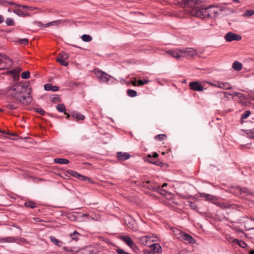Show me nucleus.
I'll list each match as a JSON object with an SVG mask.
<instances>
[{
    "label": "nucleus",
    "instance_id": "nucleus-11",
    "mask_svg": "<svg viewBox=\"0 0 254 254\" xmlns=\"http://www.w3.org/2000/svg\"><path fill=\"white\" fill-rule=\"evenodd\" d=\"M121 239L131 249H134L136 247L137 248L135 244L130 237L127 236H121Z\"/></svg>",
    "mask_w": 254,
    "mask_h": 254
},
{
    "label": "nucleus",
    "instance_id": "nucleus-13",
    "mask_svg": "<svg viewBox=\"0 0 254 254\" xmlns=\"http://www.w3.org/2000/svg\"><path fill=\"white\" fill-rule=\"evenodd\" d=\"M214 204L218 207H220L222 209H227L231 208L232 206V204H230L229 202L227 201L222 202V201H215V203Z\"/></svg>",
    "mask_w": 254,
    "mask_h": 254
},
{
    "label": "nucleus",
    "instance_id": "nucleus-55",
    "mask_svg": "<svg viewBox=\"0 0 254 254\" xmlns=\"http://www.w3.org/2000/svg\"><path fill=\"white\" fill-rule=\"evenodd\" d=\"M33 219L35 222H41L43 221V220H42L41 219H40L39 217H34V218H33Z\"/></svg>",
    "mask_w": 254,
    "mask_h": 254
},
{
    "label": "nucleus",
    "instance_id": "nucleus-34",
    "mask_svg": "<svg viewBox=\"0 0 254 254\" xmlns=\"http://www.w3.org/2000/svg\"><path fill=\"white\" fill-rule=\"evenodd\" d=\"M6 107L7 109H8L9 110H15L17 108V105L15 104H13V103L7 104L6 105Z\"/></svg>",
    "mask_w": 254,
    "mask_h": 254
},
{
    "label": "nucleus",
    "instance_id": "nucleus-9",
    "mask_svg": "<svg viewBox=\"0 0 254 254\" xmlns=\"http://www.w3.org/2000/svg\"><path fill=\"white\" fill-rule=\"evenodd\" d=\"M225 38L227 41L231 42L234 40L240 41L242 39V37L238 34L232 32H229L225 36Z\"/></svg>",
    "mask_w": 254,
    "mask_h": 254
},
{
    "label": "nucleus",
    "instance_id": "nucleus-45",
    "mask_svg": "<svg viewBox=\"0 0 254 254\" xmlns=\"http://www.w3.org/2000/svg\"><path fill=\"white\" fill-rule=\"evenodd\" d=\"M234 96H236V97H238L239 98H240V99H245V96L243 94L239 93V92L234 93Z\"/></svg>",
    "mask_w": 254,
    "mask_h": 254
},
{
    "label": "nucleus",
    "instance_id": "nucleus-16",
    "mask_svg": "<svg viewBox=\"0 0 254 254\" xmlns=\"http://www.w3.org/2000/svg\"><path fill=\"white\" fill-rule=\"evenodd\" d=\"M151 248L154 253H160L162 252V248L158 244L155 243L151 245Z\"/></svg>",
    "mask_w": 254,
    "mask_h": 254
},
{
    "label": "nucleus",
    "instance_id": "nucleus-21",
    "mask_svg": "<svg viewBox=\"0 0 254 254\" xmlns=\"http://www.w3.org/2000/svg\"><path fill=\"white\" fill-rule=\"evenodd\" d=\"M54 161L55 163L59 164H66L69 163V161L67 159L56 158L54 159Z\"/></svg>",
    "mask_w": 254,
    "mask_h": 254
},
{
    "label": "nucleus",
    "instance_id": "nucleus-23",
    "mask_svg": "<svg viewBox=\"0 0 254 254\" xmlns=\"http://www.w3.org/2000/svg\"><path fill=\"white\" fill-rule=\"evenodd\" d=\"M50 239L56 246L59 247H61L63 246V243L61 241L56 239L54 236H50Z\"/></svg>",
    "mask_w": 254,
    "mask_h": 254
},
{
    "label": "nucleus",
    "instance_id": "nucleus-24",
    "mask_svg": "<svg viewBox=\"0 0 254 254\" xmlns=\"http://www.w3.org/2000/svg\"><path fill=\"white\" fill-rule=\"evenodd\" d=\"M232 67L236 70L240 71L242 68V64L238 61H236L233 64Z\"/></svg>",
    "mask_w": 254,
    "mask_h": 254
},
{
    "label": "nucleus",
    "instance_id": "nucleus-56",
    "mask_svg": "<svg viewBox=\"0 0 254 254\" xmlns=\"http://www.w3.org/2000/svg\"><path fill=\"white\" fill-rule=\"evenodd\" d=\"M82 217H87L88 219L92 218V217L90 216L88 213L82 214Z\"/></svg>",
    "mask_w": 254,
    "mask_h": 254
},
{
    "label": "nucleus",
    "instance_id": "nucleus-54",
    "mask_svg": "<svg viewBox=\"0 0 254 254\" xmlns=\"http://www.w3.org/2000/svg\"><path fill=\"white\" fill-rule=\"evenodd\" d=\"M87 178H88L87 177H86V176L81 175V177H80L78 179L82 180V181H86L87 180Z\"/></svg>",
    "mask_w": 254,
    "mask_h": 254
},
{
    "label": "nucleus",
    "instance_id": "nucleus-57",
    "mask_svg": "<svg viewBox=\"0 0 254 254\" xmlns=\"http://www.w3.org/2000/svg\"><path fill=\"white\" fill-rule=\"evenodd\" d=\"M86 181L88 182V183L91 184L94 183V182L92 179H91L90 178H89L88 177L87 178V180Z\"/></svg>",
    "mask_w": 254,
    "mask_h": 254
},
{
    "label": "nucleus",
    "instance_id": "nucleus-59",
    "mask_svg": "<svg viewBox=\"0 0 254 254\" xmlns=\"http://www.w3.org/2000/svg\"><path fill=\"white\" fill-rule=\"evenodd\" d=\"M158 156V154L156 152H154L152 156L153 158H157Z\"/></svg>",
    "mask_w": 254,
    "mask_h": 254
},
{
    "label": "nucleus",
    "instance_id": "nucleus-31",
    "mask_svg": "<svg viewBox=\"0 0 254 254\" xmlns=\"http://www.w3.org/2000/svg\"><path fill=\"white\" fill-rule=\"evenodd\" d=\"M127 95L130 97H134L137 95V92L132 89H127Z\"/></svg>",
    "mask_w": 254,
    "mask_h": 254
},
{
    "label": "nucleus",
    "instance_id": "nucleus-6",
    "mask_svg": "<svg viewBox=\"0 0 254 254\" xmlns=\"http://www.w3.org/2000/svg\"><path fill=\"white\" fill-rule=\"evenodd\" d=\"M93 72L98 78L99 81L101 83L105 82L108 83L110 79L112 78L111 76L99 69H95Z\"/></svg>",
    "mask_w": 254,
    "mask_h": 254
},
{
    "label": "nucleus",
    "instance_id": "nucleus-10",
    "mask_svg": "<svg viewBox=\"0 0 254 254\" xmlns=\"http://www.w3.org/2000/svg\"><path fill=\"white\" fill-rule=\"evenodd\" d=\"M189 86L190 89L193 91H201L203 89V86L199 81L190 82L189 83Z\"/></svg>",
    "mask_w": 254,
    "mask_h": 254
},
{
    "label": "nucleus",
    "instance_id": "nucleus-60",
    "mask_svg": "<svg viewBox=\"0 0 254 254\" xmlns=\"http://www.w3.org/2000/svg\"><path fill=\"white\" fill-rule=\"evenodd\" d=\"M4 21L3 17L2 15H0V23H1Z\"/></svg>",
    "mask_w": 254,
    "mask_h": 254
},
{
    "label": "nucleus",
    "instance_id": "nucleus-38",
    "mask_svg": "<svg viewBox=\"0 0 254 254\" xmlns=\"http://www.w3.org/2000/svg\"><path fill=\"white\" fill-rule=\"evenodd\" d=\"M254 14V10L251 9L247 10L244 14V16L250 17Z\"/></svg>",
    "mask_w": 254,
    "mask_h": 254
},
{
    "label": "nucleus",
    "instance_id": "nucleus-52",
    "mask_svg": "<svg viewBox=\"0 0 254 254\" xmlns=\"http://www.w3.org/2000/svg\"><path fill=\"white\" fill-rule=\"evenodd\" d=\"M222 84V82H221V81H217L216 82V85H215V87H217L221 88V87H222V84Z\"/></svg>",
    "mask_w": 254,
    "mask_h": 254
},
{
    "label": "nucleus",
    "instance_id": "nucleus-49",
    "mask_svg": "<svg viewBox=\"0 0 254 254\" xmlns=\"http://www.w3.org/2000/svg\"><path fill=\"white\" fill-rule=\"evenodd\" d=\"M148 82V81H147V80L143 81L142 80H139L137 81V86H138V85H144L145 84H147Z\"/></svg>",
    "mask_w": 254,
    "mask_h": 254
},
{
    "label": "nucleus",
    "instance_id": "nucleus-41",
    "mask_svg": "<svg viewBox=\"0 0 254 254\" xmlns=\"http://www.w3.org/2000/svg\"><path fill=\"white\" fill-rule=\"evenodd\" d=\"M166 137V135L164 134H158L155 136V139H158L160 141H162Z\"/></svg>",
    "mask_w": 254,
    "mask_h": 254
},
{
    "label": "nucleus",
    "instance_id": "nucleus-46",
    "mask_svg": "<svg viewBox=\"0 0 254 254\" xmlns=\"http://www.w3.org/2000/svg\"><path fill=\"white\" fill-rule=\"evenodd\" d=\"M19 43L21 44L26 45L28 43V40L27 39H21L19 40Z\"/></svg>",
    "mask_w": 254,
    "mask_h": 254
},
{
    "label": "nucleus",
    "instance_id": "nucleus-15",
    "mask_svg": "<svg viewBox=\"0 0 254 254\" xmlns=\"http://www.w3.org/2000/svg\"><path fill=\"white\" fill-rule=\"evenodd\" d=\"M81 236V235L76 230L69 235L71 240L75 242H77Z\"/></svg>",
    "mask_w": 254,
    "mask_h": 254
},
{
    "label": "nucleus",
    "instance_id": "nucleus-50",
    "mask_svg": "<svg viewBox=\"0 0 254 254\" xmlns=\"http://www.w3.org/2000/svg\"><path fill=\"white\" fill-rule=\"evenodd\" d=\"M63 249L66 252H74V251H75L74 249L73 248H68V247H64L63 248Z\"/></svg>",
    "mask_w": 254,
    "mask_h": 254
},
{
    "label": "nucleus",
    "instance_id": "nucleus-37",
    "mask_svg": "<svg viewBox=\"0 0 254 254\" xmlns=\"http://www.w3.org/2000/svg\"><path fill=\"white\" fill-rule=\"evenodd\" d=\"M57 61L60 63L62 65L64 66H67L68 65V62L65 61V59L57 58Z\"/></svg>",
    "mask_w": 254,
    "mask_h": 254
},
{
    "label": "nucleus",
    "instance_id": "nucleus-48",
    "mask_svg": "<svg viewBox=\"0 0 254 254\" xmlns=\"http://www.w3.org/2000/svg\"><path fill=\"white\" fill-rule=\"evenodd\" d=\"M251 112H246L243 114L241 116V120H243L247 118L251 115Z\"/></svg>",
    "mask_w": 254,
    "mask_h": 254
},
{
    "label": "nucleus",
    "instance_id": "nucleus-61",
    "mask_svg": "<svg viewBox=\"0 0 254 254\" xmlns=\"http://www.w3.org/2000/svg\"><path fill=\"white\" fill-rule=\"evenodd\" d=\"M6 2V1L3 0H0V5H4V3Z\"/></svg>",
    "mask_w": 254,
    "mask_h": 254
},
{
    "label": "nucleus",
    "instance_id": "nucleus-28",
    "mask_svg": "<svg viewBox=\"0 0 254 254\" xmlns=\"http://www.w3.org/2000/svg\"><path fill=\"white\" fill-rule=\"evenodd\" d=\"M81 39L84 42H90L92 40V38L89 35L84 34L81 36Z\"/></svg>",
    "mask_w": 254,
    "mask_h": 254
},
{
    "label": "nucleus",
    "instance_id": "nucleus-22",
    "mask_svg": "<svg viewBox=\"0 0 254 254\" xmlns=\"http://www.w3.org/2000/svg\"><path fill=\"white\" fill-rule=\"evenodd\" d=\"M13 12L19 16H22L23 17L30 16V14L27 12H23L20 9H15Z\"/></svg>",
    "mask_w": 254,
    "mask_h": 254
},
{
    "label": "nucleus",
    "instance_id": "nucleus-12",
    "mask_svg": "<svg viewBox=\"0 0 254 254\" xmlns=\"http://www.w3.org/2000/svg\"><path fill=\"white\" fill-rule=\"evenodd\" d=\"M235 193L237 195H241L244 194L245 196H248L251 194L250 190L245 188H240L239 187H237L235 188Z\"/></svg>",
    "mask_w": 254,
    "mask_h": 254
},
{
    "label": "nucleus",
    "instance_id": "nucleus-4",
    "mask_svg": "<svg viewBox=\"0 0 254 254\" xmlns=\"http://www.w3.org/2000/svg\"><path fill=\"white\" fill-rule=\"evenodd\" d=\"M42 116H47L55 118H63L65 117L66 119L69 118L70 116L73 119H76L77 121L83 120L85 118L84 116L78 112H71V114H67V112H59L60 115H57L54 113H50L49 112H38Z\"/></svg>",
    "mask_w": 254,
    "mask_h": 254
},
{
    "label": "nucleus",
    "instance_id": "nucleus-40",
    "mask_svg": "<svg viewBox=\"0 0 254 254\" xmlns=\"http://www.w3.org/2000/svg\"><path fill=\"white\" fill-rule=\"evenodd\" d=\"M149 189L150 190H153L154 191L159 192L160 190H162V191H164L165 192H166V191H165L164 190L161 189L159 187H155L151 186L150 187H149Z\"/></svg>",
    "mask_w": 254,
    "mask_h": 254
},
{
    "label": "nucleus",
    "instance_id": "nucleus-64",
    "mask_svg": "<svg viewBox=\"0 0 254 254\" xmlns=\"http://www.w3.org/2000/svg\"><path fill=\"white\" fill-rule=\"evenodd\" d=\"M249 254H254V250H252L249 252Z\"/></svg>",
    "mask_w": 254,
    "mask_h": 254
},
{
    "label": "nucleus",
    "instance_id": "nucleus-33",
    "mask_svg": "<svg viewBox=\"0 0 254 254\" xmlns=\"http://www.w3.org/2000/svg\"><path fill=\"white\" fill-rule=\"evenodd\" d=\"M188 203H189V206L190 207V208L192 209V210H194L196 211H198L197 210V205L194 202H193L192 201H188Z\"/></svg>",
    "mask_w": 254,
    "mask_h": 254
},
{
    "label": "nucleus",
    "instance_id": "nucleus-25",
    "mask_svg": "<svg viewBox=\"0 0 254 254\" xmlns=\"http://www.w3.org/2000/svg\"><path fill=\"white\" fill-rule=\"evenodd\" d=\"M233 243H236L237 244H238L240 247L243 248H245L247 247V244L242 241V240H240L239 239H234L233 240Z\"/></svg>",
    "mask_w": 254,
    "mask_h": 254
},
{
    "label": "nucleus",
    "instance_id": "nucleus-3",
    "mask_svg": "<svg viewBox=\"0 0 254 254\" xmlns=\"http://www.w3.org/2000/svg\"><path fill=\"white\" fill-rule=\"evenodd\" d=\"M166 53L177 59L184 57H192L197 55V51L192 48H187L184 49H176L168 51Z\"/></svg>",
    "mask_w": 254,
    "mask_h": 254
},
{
    "label": "nucleus",
    "instance_id": "nucleus-51",
    "mask_svg": "<svg viewBox=\"0 0 254 254\" xmlns=\"http://www.w3.org/2000/svg\"><path fill=\"white\" fill-rule=\"evenodd\" d=\"M21 71V69L18 68V69H15L11 71V72L13 74H17L19 73Z\"/></svg>",
    "mask_w": 254,
    "mask_h": 254
},
{
    "label": "nucleus",
    "instance_id": "nucleus-63",
    "mask_svg": "<svg viewBox=\"0 0 254 254\" xmlns=\"http://www.w3.org/2000/svg\"><path fill=\"white\" fill-rule=\"evenodd\" d=\"M28 9L30 10H33L36 9V7H32V6H30V7L28 6Z\"/></svg>",
    "mask_w": 254,
    "mask_h": 254
},
{
    "label": "nucleus",
    "instance_id": "nucleus-58",
    "mask_svg": "<svg viewBox=\"0 0 254 254\" xmlns=\"http://www.w3.org/2000/svg\"><path fill=\"white\" fill-rule=\"evenodd\" d=\"M17 6L22 7L23 8H27L28 9V6L25 5H16Z\"/></svg>",
    "mask_w": 254,
    "mask_h": 254
},
{
    "label": "nucleus",
    "instance_id": "nucleus-1",
    "mask_svg": "<svg viewBox=\"0 0 254 254\" xmlns=\"http://www.w3.org/2000/svg\"><path fill=\"white\" fill-rule=\"evenodd\" d=\"M174 4L185 8L187 12L192 16L201 18H214L224 10L218 5H210L208 7L198 6L195 0H174Z\"/></svg>",
    "mask_w": 254,
    "mask_h": 254
},
{
    "label": "nucleus",
    "instance_id": "nucleus-42",
    "mask_svg": "<svg viewBox=\"0 0 254 254\" xmlns=\"http://www.w3.org/2000/svg\"><path fill=\"white\" fill-rule=\"evenodd\" d=\"M116 251L118 254H131L128 252H126L123 249L119 248H118Z\"/></svg>",
    "mask_w": 254,
    "mask_h": 254
},
{
    "label": "nucleus",
    "instance_id": "nucleus-5",
    "mask_svg": "<svg viewBox=\"0 0 254 254\" xmlns=\"http://www.w3.org/2000/svg\"><path fill=\"white\" fill-rule=\"evenodd\" d=\"M173 232L177 238L181 241L190 244H194L196 242L195 239L191 236L184 231L175 229Z\"/></svg>",
    "mask_w": 254,
    "mask_h": 254
},
{
    "label": "nucleus",
    "instance_id": "nucleus-36",
    "mask_svg": "<svg viewBox=\"0 0 254 254\" xmlns=\"http://www.w3.org/2000/svg\"><path fill=\"white\" fill-rule=\"evenodd\" d=\"M58 58L63 59H67L68 58V55L64 52L62 51L60 54Z\"/></svg>",
    "mask_w": 254,
    "mask_h": 254
},
{
    "label": "nucleus",
    "instance_id": "nucleus-39",
    "mask_svg": "<svg viewBox=\"0 0 254 254\" xmlns=\"http://www.w3.org/2000/svg\"><path fill=\"white\" fill-rule=\"evenodd\" d=\"M61 22L60 20H56L54 21L53 22L47 23L45 24V27H48L52 25H57Z\"/></svg>",
    "mask_w": 254,
    "mask_h": 254
},
{
    "label": "nucleus",
    "instance_id": "nucleus-7",
    "mask_svg": "<svg viewBox=\"0 0 254 254\" xmlns=\"http://www.w3.org/2000/svg\"><path fill=\"white\" fill-rule=\"evenodd\" d=\"M11 64V61L7 56L0 54V69L8 68Z\"/></svg>",
    "mask_w": 254,
    "mask_h": 254
},
{
    "label": "nucleus",
    "instance_id": "nucleus-19",
    "mask_svg": "<svg viewBox=\"0 0 254 254\" xmlns=\"http://www.w3.org/2000/svg\"><path fill=\"white\" fill-rule=\"evenodd\" d=\"M140 242L144 245H148V243L151 241V237L148 236H145L139 238Z\"/></svg>",
    "mask_w": 254,
    "mask_h": 254
},
{
    "label": "nucleus",
    "instance_id": "nucleus-8",
    "mask_svg": "<svg viewBox=\"0 0 254 254\" xmlns=\"http://www.w3.org/2000/svg\"><path fill=\"white\" fill-rule=\"evenodd\" d=\"M198 195L200 197H203L205 200L209 201L213 204H214V203H215V201L218 199L216 196L210 194L201 192L199 193Z\"/></svg>",
    "mask_w": 254,
    "mask_h": 254
},
{
    "label": "nucleus",
    "instance_id": "nucleus-32",
    "mask_svg": "<svg viewBox=\"0 0 254 254\" xmlns=\"http://www.w3.org/2000/svg\"><path fill=\"white\" fill-rule=\"evenodd\" d=\"M68 173H69L70 175L75 177L76 178L79 179L80 177H81V175L78 173L77 172L73 171V170H68L67 171Z\"/></svg>",
    "mask_w": 254,
    "mask_h": 254
},
{
    "label": "nucleus",
    "instance_id": "nucleus-53",
    "mask_svg": "<svg viewBox=\"0 0 254 254\" xmlns=\"http://www.w3.org/2000/svg\"><path fill=\"white\" fill-rule=\"evenodd\" d=\"M145 254H155V253L151 250H146L144 251Z\"/></svg>",
    "mask_w": 254,
    "mask_h": 254
},
{
    "label": "nucleus",
    "instance_id": "nucleus-30",
    "mask_svg": "<svg viewBox=\"0 0 254 254\" xmlns=\"http://www.w3.org/2000/svg\"><path fill=\"white\" fill-rule=\"evenodd\" d=\"M25 206L27 207L30 208H34L35 207V203L32 201H26L24 204Z\"/></svg>",
    "mask_w": 254,
    "mask_h": 254
},
{
    "label": "nucleus",
    "instance_id": "nucleus-35",
    "mask_svg": "<svg viewBox=\"0 0 254 254\" xmlns=\"http://www.w3.org/2000/svg\"><path fill=\"white\" fill-rule=\"evenodd\" d=\"M56 108L59 112L66 111L65 107L63 104H58V105H57Z\"/></svg>",
    "mask_w": 254,
    "mask_h": 254
},
{
    "label": "nucleus",
    "instance_id": "nucleus-26",
    "mask_svg": "<svg viewBox=\"0 0 254 254\" xmlns=\"http://www.w3.org/2000/svg\"><path fill=\"white\" fill-rule=\"evenodd\" d=\"M243 131L247 134L248 137L249 138L254 139V129L250 130H244Z\"/></svg>",
    "mask_w": 254,
    "mask_h": 254
},
{
    "label": "nucleus",
    "instance_id": "nucleus-2",
    "mask_svg": "<svg viewBox=\"0 0 254 254\" xmlns=\"http://www.w3.org/2000/svg\"><path fill=\"white\" fill-rule=\"evenodd\" d=\"M6 94L25 104H29L32 101L30 89L27 84L18 83L14 85L7 89Z\"/></svg>",
    "mask_w": 254,
    "mask_h": 254
},
{
    "label": "nucleus",
    "instance_id": "nucleus-14",
    "mask_svg": "<svg viewBox=\"0 0 254 254\" xmlns=\"http://www.w3.org/2000/svg\"><path fill=\"white\" fill-rule=\"evenodd\" d=\"M117 157L119 160L125 161L129 159L130 157V155L128 153L118 152L117 153Z\"/></svg>",
    "mask_w": 254,
    "mask_h": 254
},
{
    "label": "nucleus",
    "instance_id": "nucleus-20",
    "mask_svg": "<svg viewBox=\"0 0 254 254\" xmlns=\"http://www.w3.org/2000/svg\"><path fill=\"white\" fill-rule=\"evenodd\" d=\"M15 237H7L2 238L0 239V243H15Z\"/></svg>",
    "mask_w": 254,
    "mask_h": 254
},
{
    "label": "nucleus",
    "instance_id": "nucleus-43",
    "mask_svg": "<svg viewBox=\"0 0 254 254\" xmlns=\"http://www.w3.org/2000/svg\"><path fill=\"white\" fill-rule=\"evenodd\" d=\"M29 76H30V72L28 71H26L25 72H23L21 74V77L23 79H27L29 77Z\"/></svg>",
    "mask_w": 254,
    "mask_h": 254
},
{
    "label": "nucleus",
    "instance_id": "nucleus-17",
    "mask_svg": "<svg viewBox=\"0 0 254 254\" xmlns=\"http://www.w3.org/2000/svg\"><path fill=\"white\" fill-rule=\"evenodd\" d=\"M15 243L20 245H24L25 244H29V242L26 240V239L20 237H15Z\"/></svg>",
    "mask_w": 254,
    "mask_h": 254
},
{
    "label": "nucleus",
    "instance_id": "nucleus-18",
    "mask_svg": "<svg viewBox=\"0 0 254 254\" xmlns=\"http://www.w3.org/2000/svg\"><path fill=\"white\" fill-rule=\"evenodd\" d=\"M44 89L47 91H57L59 90V87L48 83L44 85Z\"/></svg>",
    "mask_w": 254,
    "mask_h": 254
},
{
    "label": "nucleus",
    "instance_id": "nucleus-47",
    "mask_svg": "<svg viewBox=\"0 0 254 254\" xmlns=\"http://www.w3.org/2000/svg\"><path fill=\"white\" fill-rule=\"evenodd\" d=\"M249 98L254 100V91H250L248 92Z\"/></svg>",
    "mask_w": 254,
    "mask_h": 254
},
{
    "label": "nucleus",
    "instance_id": "nucleus-62",
    "mask_svg": "<svg viewBox=\"0 0 254 254\" xmlns=\"http://www.w3.org/2000/svg\"><path fill=\"white\" fill-rule=\"evenodd\" d=\"M136 81L134 80V81H131V84L133 85V86H137V84H136Z\"/></svg>",
    "mask_w": 254,
    "mask_h": 254
},
{
    "label": "nucleus",
    "instance_id": "nucleus-44",
    "mask_svg": "<svg viewBox=\"0 0 254 254\" xmlns=\"http://www.w3.org/2000/svg\"><path fill=\"white\" fill-rule=\"evenodd\" d=\"M5 22L7 25L11 26L14 25V21L12 18H8L6 19Z\"/></svg>",
    "mask_w": 254,
    "mask_h": 254
},
{
    "label": "nucleus",
    "instance_id": "nucleus-29",
    "mask_svg": "<svg viewBox=\"0 0 254 254\" xmlns=\"http://www.w3.org/2000/svg\"><path fill=\"white\" fill-rule=\"evenodd\" d=\"M222 84L221 88L225 90H229L232 88V86L229 82H223Z\"/></svg>",
    "mask_w": 254,
    "mask_h": 254
},
{
    "label": "nucleus",
    "instance_id": "nucleus-27",
    "mask_svg": "<svg viewBox=\"0 0 254 254\" xmlns=\"http://www.w3.org/2000/svg\"><path fill=\"white\" fill-rule=\"evenodd\" d=\"M147 160L148 161L152 164H155L157 166H161V164H162L161 162H158L156 161H154L153 157L150 154H148L147 155Z\"/></svg>",
    "mask_w": 254,
    "mask_h": 254
}]
</instances>
